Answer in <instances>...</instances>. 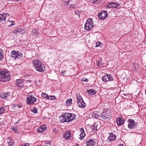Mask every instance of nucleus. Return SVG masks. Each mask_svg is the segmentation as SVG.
Returning a JSON list of instances; mask_svg holds the SVG:
<instances>
[{"label": "nucleus", "instance_id": "nucleus-1", "mask_svg": "<svg viewBox=\"0 0 146 146\" xmlns=\"http://www.w3.org/2000/svg\"><path fill=\"white\" fill-rule=\"evenodd\" d=\"M76 117V116L70 113H65L60 116L61 119L60 122L62 123L69 122L72 121Z\"/></svg>", "mask_w": 146, "mask_h": 146}, {"label": "nucleus", "instance_id": "nucleus-2", "mask_svg": "<svg viewBox=\"0 0 146 146\" xmlns=\"http://www.w3.org/2000/svg\"><path fill=\"white\" fill-rule=\"evenodd\" d=\"M35 70L38 72L44 71L45 66L44 64L38 60H34L32 61Z\"/></svg>", "mask_w": 146, "mask_h": 146}, {"label": "nucleus", "instance_id": "nucleus-3", "mask_svg": "<svg viewBox=\"0 0 146 146\" xmlns=\"http://www.w3.org/2000/svg\"><path fill=\"white\" fill-rule=\"evenodd\" d=\"M11 79L9 72L6 70L0 71V81L3 82L9 81Z\"/></svg>", "mask_w": 146, "mask_h": 146}, {"label": "nucleus", "instance_id": "nucleus-4", "mask_svg": "<svg viewBox=\"0 0 146 146\" xmlns=\"http://www.w3.org/2000/svg\"><path fill=\"white\" fill-rule=\"evenodd\" d=\"M101 117L104 120L110 121L112 117L111 111L109 109H105L100 114Z\"/></svg>", "mask_w": 146, "mask_h": 146}, {"label": "nucleus", "instance_id": "nucleus-5", "mask_svg": "<svg viewBox=\"0 0 146 146\" xmlns=\"http://www.w3.org/2000/svg\"><path fill=\"white\" fill-rule=\"evenodd\" d=\"M76 97L78 105L79 107L82 108H84L85 107L86 104L80 94L79 93H77L76 94Z\"/></svg>", "mask_w": 146, "mask_h": 146}, {"label": "nucleus", "instance_id": "nucleus-6", "mask_svg": "<svg viewBox=\"0 0 146 146\" xmlns=\"http://www.w3.org/2000/svg\"><path fill=\"white\" fill-rule=\"evenodd\" d=\"M37 101L36 98L32 95H27L26 102L28 105L33 104L35 103Z\"/></svg>", "mask_w": 146, "mask_h": 146}, {"label": "nucleus", "instance_id": "nucleus-7", "mask_svg": "<svg viewBox=\"0 0 146 146\" xmlns=\"http://www.w3.org/2000/svg\"><path fill=\"white\" fill-rule=\"evenodd\" d=\"M93 27L94 24L92 20L91 19H88L87 20L86 23L85 24V29L88 31L91 30Z\"/></svg>", "mask_w": 146, "mask_h": 146}, {"label": "nucleus", "instance_id": "nucleus-8", "mask_svg": "<svg viewBox=\"0 0 146 146\" xmlns=\"http://www.w3.org/2000/svg\"><path fill=\"white\" fill-rule=\"evenodd\" d=\"M127 122L128 123V127L129 128L133 129L137 125V123L135 122L133 119H129Z\"/></svg>", "mask_w": 146, "mask_h": 146}, {"label": "nucleus", "instance_id": "nucleus-9", "mask_svg": "<svg viewBox=\"0 0 146 146\" xmlns=\"http://www.w3.org/2000/svg\"><path fill=\"white\" fill-rule=\"evenodd\" d=\"M113 80V78L112 76L110 74H106L104 76H102V80L103 82H108L109 81H112Z\"/></svg>", "mask_w": 146, "mask_h": 146}, {"label": "nucleus", "instance_id": "nucleus-10", "mask_svg": "<svg viewBox=\"0 0 146 146\" xmlns=\"http://www.w3.org/2000/svg\"><path fill=\"white\" fill-rule=\"evenodd\" d=\"M98 16L101 19L103 20L108 17V14L107 11L103 10L98 13Z\"/></svg>", "mask_w": 146, "mask_h": 146}, {"label": "nucleus", "instance_id": "nucleus-11", "mask_svg": "<svg viewBox=\"0 0 146 146\" xmlns=\"http://www.w3.org/2000/svg\"><path fill=\"white\" fill-rule=\"evenodd\" d=\"M8 16H9L8 13H2L1 14V17H0V21L2 23H4L5 21L6 18Z\"/></svg>", "mask_w": 146, "mask_h": 146}, {"label": "nucleus", "instance_id": "nucleus-12", "mask_svg": "<svg viewBox=\"0 0 146 146\" xmlns=\"http://www.w3.org/2000/svg\"><path fill=\"white\" fill-rule=\"evenodd\" d=\"M46 125H42L37 129V131L38 133H42L46 130Z\"/></svg>", "mask_w": 146, "mask_h": 146}, {"label": "nucleus", "instance_id": "nucleus-13", "mask_svg": "<svg viewBox=\"0 0 146 146\" xmlns=\"http://www.w3.org/2000/svg\"><path fill=\"white\" fill-rule=\"evenodd\" d=\"M71 136V134L69 131H66L63 135V137L65 139H68Z\"/></svg>", "mask_w": 146, "mask_h": 146}, {"label": "nucleus", "instance_id": "nucleus-14", "mask_svg": "<svg viewBox=\"0 0 146 146\" xmlns=\"http://www.w3.org/2000/svg\"><path fill=\"white\" fill-rule=\"evenodd\" d=\"M94 142L92 139H88L86 142V146H93Z\"/></svg>", "mask_w": 146, "mask_h": 146}, {"label": "nucleus", "instance_id": "nucleus-15", "mask_svg": "<svg viewBox=\"0 0 146 146\" xmlns=\"http://www.w3.org/2000/svg\"><path fill=\"white\" fill-rule=\"evenodd\" d=\"M108 139L110 142L115 140L116 139V136L112 133H111L109 137H108Z\"/></svg>", "mask_w": 146, "mask_h": 146}, {"label": "nucleus", "instance_id": "nucleus-16", "mask_svg": "<svg viewBox=\"0 0 146 146\" xmlns=\"http://www.w3.org/2000/svg\"><path fill=\"white\" fill-rule=\"evenodd\" d=\"M117 123L118 126H120L123 124L124 120L122 118L120 117L118 118L117 120Z\"/></svg>", "mask_w": 146, "mask_h": 146}, {"label": "nucleus", "instance_id": "nucleus-17", "mask_svg": "<svg viewBox=\"0 0 146 146\" xmlns=\"http://www.w3.org/2000/svg\"><path fill=\"white\" fill-rule=\"evenodd\" d=\"M91 116L93 118H95L97 119H99L101 117L100 114L97 113V112H95L91 113Z\"/></svg>", "mask_w": 146, "mask_h": 146}, {"label": "nucleus", "instance_id": "nucleus-18", "mask_svg": "<svg viewBox=\"0 0 146 146\" xmlns=\"http://www.w3.org/2000/svg\"><path fill=\"white\" fill-rule=\"evenodd\" d=\"M115 4L116 3L115 2L110 3L106 5V7L108 8H115Z\"/></svg>", "mask_w": 146, "mask_h": 146}, {"label": "nucleus", "instance_id": "nucleus-19", "mask_svg": "<svg viewBox=\"0 0 146 146\" xmlns=\"http://www.w3.org/2000/svg\"><path fill=\"white\" fill-rule=\"evenodd\" d=\"M11 56L14 59H15L17 58H18V54L17 51H16L15 50H13L11 52Z\"/></svg>", "mask_w": 146, "mask_h": 146}, {"label": "nucleus", "instance_id": "nucleus-20", "mask_svg": "<svg viewBox=\"0 0 146 146\" xmlns=\"http://www.w3.org/2000/svg\"><path fill=\"white\" fill-rule=\"evenodd\" d=\"M23 84V79H18L17 80L16 85L19 87H21Z\"/></svg>", "mask_w": 146, "mask_h": 146}, {"label": "nucleus", "instance_id": "nucleus-21", "mask_svg": "<svg viewBox=\"0 0 146 146\" xmlns=\"http://www.w3.org/2000/svg\"><path fill=\"white\" fill-rule=\"evenodd\" d=\"M97 127L98 125L96 123H95L91 126V128L92 129V131L94 132L96 131L97 130Z\"/></svg>", "mask_w": 146, "mask_h": 146}, {"label": "nucleus", "instance_id": "nucleus-22", "mask_svg": "<svg viewBox=\"0 0 146 146\" xmlns=\"http://www.w3.org/2000/svg\"><path fill=\"white\" fill-rule=\"evenodd\" d=\"M32 35L34 37H37L38 35V33L37 30L34 29L32 30Z\"/></svg>", "mask_w": 146, "mask_h": 146}, {"label": "nucleus", "instance_id": "nucleus-23", "mask_svg": "<svg viewBox=\"0 0 146 146\" xmlns=\"http://www.w3.org/2000/svg\"><path fill=\"white\" fill-rule=\"evenodd\" d=\"M41 96L42 97L46 98V99H50V98H51L50 96H48V94L45 93H42Z\"/></svg>", "mask_w": 146, "mask_h": 146}, {"label": "nucleus", "instance_id": "nucleus-24", "mask_svg": "<svg viewBox=\"0 0 146 146\" xmlns=\"http://www.w3.org/2000/svg\"><path fill=\"white\" fill-rule=\"evenodd\" d=\"M87 91L88 94L92 95L96 94V91L94 90H88Z\"/></svg>", "mask_w": 146, "mask_h": 146}, {"label": "nucleus", "instance_id": "nucleus-25", "mask_svg": "<svg viewBox=\"0 0 146 146\" xmlns=\"http://www.w3.org/2000/svg\"><path fill=\"white\" fill-rule=\"evenodd\" d=\"M7 141L9 145L12 146L14 145V141L12 139H7Z\"/></svg>", "mask_w": 146, "mask_h": 146}, {"label": "nucleus", "instance_id": "nucleus-26", "mask_svg": "<svg viewBox=\"0 0 146 146\" xmlns=\"http://www.w3.org/2000/svg\"><path fill=\"white\" fill-rule=\"evenodd\" d=\"M96 63L97 65L99 66L100 68V66H101L103 64L101 59H99L98 60L96 61Z\"/></svg>", "mask_w": 146, "mask_h": 146}, {"label": "nucleus", "instance_id": "nucleus-27", "mask_svg": "<svg viewBox=\"0 0 146 146\" xmlns=\"http://www.w3.org/2000/svg\"><path fill=\"white\" fill-rule=\"evenodd\" d=\"M23 30L22 29L19 28L17 29H15L14 32L13 33L17 34L18 33H20L22 32Z\"/></svg>", "mask_w": 146, "mask_h": 146}, {"label": "nucleus", "instance_id": "nucleus-28", "mask_svg": "<svg viewBox=\"0 0 146 146\" xmlns=\"http://www.w3.org/2000/svg\"><path fill=\"white\" fill-rule=\"evenodd\" d=\"M31 111L33 113H37L38 110L37 108L35 107H34L33 108L31 109Z\"/></svg>", "mask_w": 146, "mask_h": 146}, {"label": "nucleus", "instance_id": "nucleus-29", "mask_svg": "<svg viewBox=\"0 0 146 146\" xmlns=\"http://www.w3.org/2000/svg\"><path fill=\"white\" fill-rule=\"evenodd\" d=\"M85 134L84 133V131H82L80 135V136L81 137V139H82L85 136Z\"/></svg>", "mask_w": 146, "mask_h": 146}, {"label": "nucleus", "instance_id": "nucleus-30", "mask_svg": "<svg viewBox=\"0 0 146 146\" xmlns=\"http://www.w3.org/2000/svg\"><path fill=\"white\" fill-rule=\"evenodd\" d=\"M72 100V99H69L67 100L66 101V104L68 106H69L71 104Z\"/></svg>", "mask_w": 146, "mask_h": 146}, {"label": "nucleus", "instance_id": "nucleus-31", "mask_svg": "<svg viewBox=\"0 0 146 146\" xmlns=\"http://www.w3.org/2000/svg\"><path fill=\"white\" fill-rule=\"evenodd\" d=\"M12 130L15 133H18V131H17V126H15L12 128Z\"/></svg>", "mask_w": 146, "mask_h": 146}, {"label": "nucleus", "instance_id": "nucleus-32", "mask_svg": "<svg viewBox=\"0 0 146 146\" xmlns=\"http://www.w3.org/2000/svg\"><path fill=\"white\" fill-rule=\"evenodd\" d=\"M4 99H9V98L10 97V96L4 93Z\"/></svg>", "mask_w": 146, "mask_h": 146}, {"label": "nucleus", "instance_id": "nucleus-33", "mask_svg": "<svg viewBox=\"0 0 146 146\" xmlns=\"http://www.w3.org/2000/svg\"><path fill=\"white\" fill-rule=\"evenodd\" d=\"M64 2L66 3V5H68L69 4L70 1L71 0H62Z\"/></svg>", "mask_w": 146, "mask_h": 146}, {"label": "nucleus", "instance_id": "nucleus-34", "mask_svg": "<svg viewBox=\"0 0 146 146\" xmlns=\"http://www.w3.org/2000/svg\"><path fill=\"white\" fill-rule=\"evenodd\" d=\"M96 46L101 47L102 44L100 43V42H97L96 43Z\"/></svg>", "mask_w": 146, "mask_h": 146}, {"label": "nucleus", "instance_id": "nucleus-35", "mask_svg": "<svg viewBox=\"0 0 146 146\" xmlns=\"http://www.w3.org/2000/svg\"><path fill=\"white\" fill-rule=\"evenodd\" d=\"M17 53L18 54H17V56L18 58V57L19 56H20V57H22L23 56V54L21 53L20 52L18 51H17Z\"/></svg>", "mask_w": 146, "mask_h": 146}, {"label": "nucleus", "instance_id": "nucleus-36", "mask_svg": "<svg viewBox=\"0 0 146 146\" xmlns=\"http://www.w3.org/2000/svg\"><path fill=\"white\" fill-rule=\"evenodd\" d=\"M4 109L3 108L1 107L0 108V114L3 112H4Z\"/></svg>", "mask_w": 146, "mask_h": 146}, {"label": "nucleus", "instance_id": "nucleus-37", "mask_svg": "<svg viewBox=\"0 0 146 146\" xmlns=\"http://www.w3.org/2000/svg\"><path fill=\"white\" fill-rule=\"evenodd\" d=\"M120 7V5L119 4L117 3H116V4H115V8H119Z\"/></svg>", "mask_w": 146, "mask_h": 146}, {"label": "nucleus", "instance_id": "nucleus-38", "mask_svg": "<svg viewBox=\"0 0 146 146\" xmlns=\"http://www.w3.org/2000/svg\"><path fill=\"white\" fill-rule=\"evenodd\" d=\"M81 81L82 82H87L88 81V80L87 78H83L81 79Z\"/></svg>", "mask_w": 146, "mask_h": 146}, {"label": "nucleus", "instance_id": "nucleus-39", "mask_svg": "<svg viewBox=\"0 0 146 146\" xmlns=\"http://www.w3.org/2000/svg\"><path fill=\"white\" fill-rule=\"evenodd\" d=\"M76 5L74 4H71L70 6V8L74 9Z\"/></svg>", "mask_w": 146, "mask_h": 146}, {"label": "nucleus", "instance_id": "nucleus-40", "mask_svg": "<svg viewBox=\"0 0 146 146\" xmlns=\"http://www.w3.org/2000/svg\"><path fill=\"white\" fill-rule=\"evenodd\" d=\"M3 53H0V60H1L3 58Z\"/></svg>", "mask_w": 146, "mask_h": 146}, {"label": "nucleus", "instance_id": "nucleus-41", "mask_svg": "<svg viewBox=\"0 0 146 146\" xmlns=\"http://www.w3.org/2000/svg\"><path fill=\"white\" fill-rule=\"evenodd\" d=\"M29 143H27L22 144L21 146H29Z\"/></svg>", "mask_w": 146, "mask_h": 146}, {"label": "nucleus", "instance_id": "nucleus-42", "mask_svg": "<svg viewBox=\"0 0 146 146\" xmlns=\"http://www.w3.org/2000/svg\"><path fill=\"white\" fill-rule=\"evenodd\" d=\"M50 96L51 97V98H50V100H54L56 98V96Z\"/></svg>", "mask_w": 146, "mask_h": 146}, {"label": "nucleus", "instance_id": "nucleus-43", "mask_svg": "<svg viewBox=\"0 0 146 146\" xmlns=\"http://www.w3.org/2000/svg\"><path fill=\"white\" fill-rule=\"evenodd\" d=\"M75 13L76 14L79 16V14H80V12L79 11H75Z\"/></svg>", "mask_w": 146, "mask_h": 146}, {"label": "nucleus", "instance_id": "nucleus-44", "mask_svg": "<svg viewBox=\"0 0 146 146\" xmlns=\"http://www.w3.org/2000/svg\"><path fill=\"white\" fill-rule=\"evenodd\" d=\"M4 94H1L0 95V96L3 99H4Z\"/></svg>", "mask_w": 146, "mask_h": 146}, {"label": "nucleus", "instance_id": "nucleus-45", "mask_svg": "<svg viewBox=\"0 0 146 146\" xmlns=\"http://www.w3.org/2000/svg\"><path fill=\"white\" fill-rule=\"evenodd\" d=\"M51 143L50 142H47L45 144H46V146L48 145H51Z\"/></svg>", "mask_w": 146, "mask_h": 146}, {"label": "nucleus", "instance_id": "nucleus-46", "mask_svg": "<svg viewBox=\"0 0 146 146\" xmlns=\"http://www.w3.org/2000/svg\"><path fill=\"white\" fill-rule=\"evenodd\" d=\"M91 2L92 1L93 3H95L96 1L98 0H90Z\"/></svg>", "mask_w": 146, "mask_h": 146}, {"label": "nucleus", "instance_id": "nucleus-47", "mask_svg": "<svg viewBox=\"0 0 146 146\" xmlns=\"http://www.w3.org/2000/svg\"><path fill=\"white\" fill-rule=\"evenodd\" d=\"M66 72V71L65 70H63L61 71V73L63 75H64V73Z\"/></svg>", "mask_w": 146, "mask_h": 146}, {"label": "nucleus", "instance_id": "nucleus-48", "mask_svg": "<svg viewBox=\"0 0 146 146\" xmlns=\"http://www.w3.org/2000/svg\"><path fill=\"white\" fill-rule=\"evenodd\" d=\"M53 131L55 133H56L57 131L56 129L55 128H54L53 130Z\"/></svg>", "mask_w": 146, "mask_h": 146}, {"label": "nucleus", "instance_id": "nucleus-49", "mask_svg": "<svg viewBox=\"0 0 146 146\" xmlns=\"http://www.w3.org/2000/svg\"><path fill=\"white\" fill-rule=\"evenodd\" d=\"M12 23L10 24V26H12V25H14V21H12Z\"/></svg>", "mask_w": 146, "mask_h": 146}, {"label": "nucleus", "instance_id": "nucleus-50", "mask_svg": "<svg viewBox=\"0 0 146 146\" xmlns=\"http://www.w3.org/2000/svg\"><path fill=\"white\" fill-rule=\"evenodd\" d=\"M3 53V51H2V49H1V48H0V53Z\"/></svg>", "mask_w": 146, "mask_h": 146}, {"label": "nucleus", "instance_id": "nucleus-51", "mask_svg": "<svg viewBox=\"0 0 146 146\" xmlns=\"http://www.w3.org/2000/svg\"><path fill=\"white\" fill-rule=\"evenodd\" d=\"M81 131H84V129L83 128H81Z\"/></svg>", "mask_w": 146, "mask_h": 146}, {"label": "nucleus", "instance_id": "nucleus-52", "mask_svg": "<svg viewBox=\"0 0 146 146\" xmlns=\"http://www.w3.org/2000/svg\"><path fill=\"white\" fill-rule=\"evenodd\" d=\"M78 145H79V144H76L75 146H78Z\"/></svg>", "mask_w": 146, "mask_h": 146}, {"label": "nucleus", "instance_id": "nucleus-53", "mask_svg": "<svg viewBox=\"0 0 146 146\" xmlns=\"http://www.w3.org/2000/svg\"><path fill=\"white\" fill-rule=\"evenodd\" d=\"M20 0H16V1L17 2H18L19 1H20Z\"/></svg>", "mask_w": 146, "mask_h": 146}, {"label": "nucleus", "instance_id": "nucleus-54", "mask_svg": "<svg viewBox=\"0 0 146 146\" xmlns=\"http://www.w3.org/2000/svg\"><path fill=\"white\" fill-rule=\"evenodd\" d=\"M27 81L29 82L30 81H31L30 80H28Z\"/></svg>", "mask_w": 146, "mask_h": 146}, {"label": "nucleus", "instance_id": "nucleus-55", "mask_svg": "<svg viewBox=\"0 0 146 146\" xmlns=\"http://www.w3.org/2000/svg\"><path fill=\"white\" fill-rule=\"evenodd\" d=\"M123 95H124L125 96H126V95L125 94H123Z\"/></svg>", "mask_w": 146, "mask_h": 146}, {"label": "nucleus", "instance_id": "nucleus-56", "mask_svg": "<svg viewBox=\"0 0 146 146\" xmlns=\"http://www.w3.org/2000/svg\"><path fill=\"white\" fill-rule=\"evenodd\" d=\"M9 21L10 22V21Z\"/></svg>", "mask_w": 146, "mask_h": 146}]
</instances>
